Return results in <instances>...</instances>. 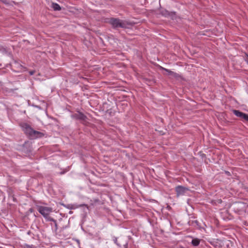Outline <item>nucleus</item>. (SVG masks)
<instances>
[{"mask_svg":"<svg viewBox=\"0 0 248 248\" xmlns=\"http://www.w3.org/2000/svg\"><path fill=\"white\" fill-rule=\"evenodd\" d=\"M29 73L31 75H33L34 74L35 71H31L29 72Z\"/></svg>","mask_w":248,"mask_h":248,"instance_id":"obj_11","label":"nucleus"},{"mask_svg":"<svg viewBox=\"0 0 248 248\" xmlns=\"http://www.w3.org/2000/svg\"><path fill=\"white\" fill-rule=\"evenodd\" d=\"M52 7L56 11H59L61 9L60 6L57 3H53Z\"/></svg>","mask_w":248,"mask_h":248,"instance_id":"obj_8","label":"nucleus"},{"mask_svg":"<svg viewBox=\"0 0 248 248\" xmlns=\"http://www.w3.org/2000/svg\"><path fill=\"white\" fill-rule=\"evenodd\" d=\"M241 118L248 121V114L244 113Z\"/></svg>","mask_w":248,"mask_h":248,"instance_id":"obj_10","label":"nucleus"},{"mask_svg":"<svg viewBox=\"0 0 248 248\" xmlns=\"http://www.w3.org/2000/svg\"><path fill=\"white\" fill-rule=\"evenodd\" d=\"M21 127L26 134L28 135L31 139L41 137L43 135L42 133L34 130L28 124L26 123L22 124Z\"/></svg>","mask_w":248,"mask_h":248,"instance_id":"obj_1","label":"nucleus"},{"mask_svg":"<svg viewBox=\"0 0 248 248\" xmlns=\"http://www.w3.org/2000/svg\"><path fill=\"white\" fill-rule=\"evenodd\" d=\"M77 117L78 119L83 120H85V118H86V116L84 115L82 113H79L77 115Z\"/></svg>","mask_w":248,"mask_h":248,"instance_id":"obj_9","label":"nucleus"},{"mask_svg":"<svg viewBox=\"0 0 248 248\" xmlns=\"http://www.w3.org/2000/svg\"><path fill=\"white\" fill-rule=\"evenodd\" d=\"M162 69H163L164 70L166 71V72H167L168 73V75L170 76H171L175 78H178V77H179V74H178L176 73H175L173 71H170L169 69H166V68H164L163 67H162Z\"/></svg>","mask_w":248,"mask_h":248,"instance_id":"obj_5","label":"nucleus"},{"mask_svg":"<svg viewBox=\"0 0 248 248\" xmlns=\"http://www.w3.org/2000/svg\"><path fill=\"white\" fill-rule=\"evenodd\" d=\"M233 113L237 117H239L240 118H242V117L243 116V115L244 114L243 112H242L241 111H239V110H234L233 111Z\"/></svg>","mask_w":248,"mask_h":248,"instance_id":"obj_7","label":"nucleus"},{"mask_svg":"<svg viewBox=\"0 0 248 248\" xmlns=\"http://www.w3.org/2000/svg\"><path fill=\"white\" fill-rule=\"evenodd\" d=\"M247 63L248 64V56H247V57L246 58V59H245Z\"/></svg>","mask_w":248,"mask_h":248,"instance_id":"obj_12","label":"nucleus"},{"mask_svg":"<svg viewBox=\"0 0 248 248\" xmlns=\"http://www.w3.org/2000/svg\"><path fill=\"white\" fill-rule=\"evenodd\" d=\"M187 190L188 188L180 186H177L175 188V191L177 197L181 195H184Z\"/></svg>","mask_w":248,"mask_h":248,"instance_id":"obj_4","label":"nucleus"},{"mask_svg":"<svg viewBox=\"0 0 248 248\" xmlns=\"http://www.w3.org/2000/svg\"><path fill=\"white\" fill-rule=\"evenodd\" d=\"M37 210L45 218L49 220H54L49 217L50 214L52 212V208L51 207L44 206H38Z\"/></svg>","mask_w":248,"mask_h":248,"instance_id":"obj_2","label":"nucleus"},{"mask_svg":"<svg viewBox=\"0 0 248 248\" xmlns=\"http://www.w3.org/2000/svg\"><path fill=\"white\" fill-rule=\"evenodd\" d=\"M200 243V239L198 238H194L192 240L191 243L194 246H198Z\"/></svg>","mask_w":248,"mask_h":248,"instance_id":"obj_6","label":"nucleus"},{"mask_svg":"<svg viewBox=\"0 0 248 248\" xmlns=\"http://www.w3.org/2000/svg\"><path fill=\"white\" fill-rule=\"evenodd\" d=\"M109 23L114 28H125L128 25L126 21L114 18L110 19Z\"/></svg>","mask_w":248,"mask_h":248,"instance_id":"obj_3","label":"nucleus"}]
</instances>
